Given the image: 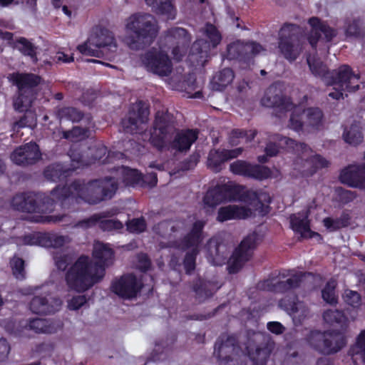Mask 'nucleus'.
<instances>
[{"instance_id": "29", "label": "nucleus", "mask_w": 365, "mask_h": 365, "mask_svg": "<svg viewBox=\"0 0 365 365\" xmlns=\"http://www.w3.org/2000/svg\"><path fill=\"white\" fill-rule=\"evenodd\" d=\"M215 349L218 351L220 357L228 360L232 359V356L237 354L240 351L236 338L228 335H222L216 343Z\"/></svg>"}, {"instance_id": "61", "label": "nucleus", "mask_w": 365, "mask_h": 365, "mask_svg": "<svg viewBox=\"0 0 365 365\" xmlns=\"http://www.w3.org/2000/svg\"><path fill=\"white\" fill-rule=\"evenodd\" d=\"M343 297L344 301L352 307H358L360 304L361 296L357 292L346 289Z\"/></svg>"}, {"instance_id": "7", "label": "nucleus", "mask_w": 365, "mask_h": 365, "mask_svg": "<svg viewBox=\"0 0 365 365\" xmlns=\"http://www.w3.org/2000/svg\"><path fill=\"white\" fill-rule=\"evenodd\" d=\"M9 81L17 88L13 100L15 110L22 113L29 110L35 99V88L41 83V77L33 73L14 72Z\"/></svg>"}, {"instance_id": "55", "label": "nucleus", "mask_w": 365, "mask_h": 365, "mask_svg": "<svg viewBox=\"0 0 365 365\" xmlns=\"http://www.w3.org/2000/svg\"><path fill=\"white\" fill-rule=\"evenodd\" d=\"M29 327L31 330L34 331L36 333H47L50 330L48 322L40 318L31 319L29 322Z\"/></svg>"}, {"instance_id": "32", "label": "nucleus", "mask_w": 365, "mask_h": 365, "mask_svg": "<svg viewBox=\"0 0 365 365\" xmlns=\"http://www.w3.org/2000/svg\"><path fill=\"white\" fill-rule=\"evenodd\" d=\"M205 45V40H196L191 46L187 56V61L191 66H205V58L203 56V48Z\"/></svg>"}, {"instance_id": "9", "label": "nucleus", "mask_w": 365, "mask_h": 365, "mask_svg": "<svg viewBox=\"0 0 365 365\" xmlns=\"http://www.w3.org/2000/svg\"><path fill=\"white\" fill-rule=\"evenodd\" d=\"M117 47L113 34L107 29H101L99 34L90 37L77 48L83 55L102 58L113 56Z\"/></svg>"}, {"instance_id": "22", "label": "nucleus", "mask_w": 365, "mask_h": 365, "mask_svg": "<svg viewBox=\"0 0 365 365\" xmlns=\"http://www.w3.org/2000/svg\"><path fill=\"white\" fill-rule=\"evenodd\" d=\"M339 180L351 187L365 188V163L350 165L344 168L340 173Z\"/></svg>"}, {"instance_id": "36", "label": "nucleus", "mask_w": 365, "mask_h": 365, "mask_svg": "<svg viewBox=\"0 0 365 365\" xmlns=\"http://www.w3.org/2000/svg\"><path fill=\"white\" fill-rule=\"evenodd\" d=\"M146 4L152 7L153 11L157 14L166 15L173 19L175 6L172 0H145Z\"/></svg>"}, {"instance_id": "37", "label": "nucleus", "mask_w": 365, "mask_h": 365, "mask_svg": "<svg viewBox=\"0 0 365 365\" xmlns=\"http://www.w3.org/2000/svg\"><path fill=\"white\" fill-rule=\"evenodd\" d=\"M349 354L355 365L365 363V330L357 337L356 344L351 348Z\"/></svg>"}, {"instance_id": "42", "label": "nucleus", "mask_w": 365, "mask_h": 365, "mask_svg": "<svg viewBox=\"0 0 365 365\" xmlns=\"http://www.w3.org/2000/svg\"><path fill=\"white\" fill-rule=\"evenodd\" d=\"M256 130L233 129L229 136V143L232 146L240 143V139H245L246 142H251L257 135Z\"/></svg>"}, {"instance_id": "13", "label": "nucleus", "mask_w": 365, "mask_h": 365, "mask_svg": "<svg viewBox=\"0 0 365 365\" xmlns=\"http://www.w3.org/2000/svg\"><path fill=\"white\" fill-rule=\"evenodd\" d=\"M147 71L160 76H168L173 71V63L168 55L155 48H151L140 56Z\"/></svg>"}, {"instance_id": "63", "label": "nucleus", "mask_w": 365, "mask_h": 365, "mask_svg": "<svg viewBox=\"0 0 365 365\" xmlns=\"http://www.w3.org/2000/svg\"><path fill=\"white\" fill-rule=\"evenodd\" d=\"M321 36L322 34L319 29L317 27H312V30L307 36V41L312 48L316 49Z\"/></svg>"}, {"instance_id": "3", "label": "nucleus", "mask_w": 365, "mask_h": 365, "mask_svg": "<svg viewBox=\"0 0 365 365\" xmlns=\"http://www.w3.org/2000/svg\"><path fill=\"white\" fill-rule=\"evenodd\" d=\"M197 138L198 130L196 129L178 130L173 114L168 111L156 113L149 140L158 151L168 150L185 153Z\"/></svg>"}, {"instance_id": "21", "label": "nucleus", "mask_w": 365, "mask_h": 365, "mask_svg": "<svg viewBox=\"0 0 365 365\" xmlns=\"http://www.w3.org/2000/svg\"><path fill=\"white\" fill-rule=\"evenodd\" d=\"M261 103L263 106L276 108L281 112H287L294 108L291 98L283 95L273 86L269 87L261 100Z\"/></svg>"}, {"instance_id": "31", "label": "nucleus", "mask_w": 365, "mask_h": 365, "mask_svg": "<svg viewBox=\"0 0 365 365\" xmlns=\"http://www.w3.org/2000/svg\"><path fill=\"white\" fill-rule=\"evenodd\" d=\"M177 336L172 334L168 336L165 339H160L155 342V348L152 351L148 360L153 361H163L168 356V352L170 351L175 341Z\"/></svg>"}, {"instance_id": "44", "label": "nucleus", "mask_w": 365, "mask_h": 365, "mask_svg": "<svg viewBox=\"0 0 365 365\" xmlns=\"http://www.w3.org/2000/svg\"><path fill=\"white\" fill-rule=\"evenodd\" d=\"M324 320L331 325L338 324L341 327L346 326V318L344 313L338 309H329L324 312Z\"/></svg>"}, {"instance_id": "8", "label": "nucleus", "mask_w": 365, "mask_h": 365, "mask_svg": "<svg viewBox=\"0 0 365 365\" xmlns=\"http://www.w3.org/2000/svg\"><path fill=\"white\" fill-rule=\"evenodd\" d=\"M278 47L287 60L294 61L303 50L301 27L295 24H284L279 31Z\"/></svg>"}, {"instance_id": "53", "label": "nucleus", "mask_w": 365, "mask_h": 365, "mask_svg": "<svg viewBox=\"0 0 365 365\" xmlns=\"http://www.w3.org/2000/svg\"><path fill=\"white\" fill-rule=\"evenodd\" d=\"M304 115V110L298 112V110L295 109L292 111L289 120V128L297 132L302 130L303 126L305 123V122L303 121Z\"/></svg>"}, {"instance_id": "2", "label": "nucleus", "mask_w": 365, "mask_h": 365, "mask_svg": "<svg viewBox=\"0 0 365 365\" xmlns=\"http://www.w3.org/2000/svg\"><path fill=\"white\" fill-rule=\"evenodd\" d=\"M115 252L108 244L96 242L92 257L81 255L69 267L65 280L69 289L83 293L101 282L106 275V269L113 262Z\"/></svg>"}, {"instance_id": "50", "label": "nucleus", "mask_w": 365, "mask_h": 365, "mask_svg": "<svg viewBox=\"0 0 365 365\" xmlns=\"http://www.w3.org/2000/svg\"><path fill=\"white\" fill-rule=\"evenodd\" d=\"M222 41V35L215 26L207 22V48H216Z\"/></svg>"}, {"instance_id": "51", "label": "nucleus", "mask_w": 365, "mask_h": 365, "mask_svg": "<svg viewBox=\"0 0 365 365\" xmlns=\"http://www.w3.org/2000/svg\"><path fill=\"white\" fill-rule=\"evenodd\" d=\"M336 286V284L334 281L328 282L322 291L323 299L330 304L337 302V296L335 291Z\"/></svg>"}, {"instance_id": "18", "label": "nucleus", "mask_w": 365, "mask_h": 365, "mask_svg": "<svg viewBox=\"0 0 365 365\" xmlns=\"http://www.w3.org/2000/svg\"><path fill=\"white\" fill-rule=\"evenodd\" d=\"M25 245H38L44 247L60 248L68 242V237L50 232H35L21 238Z\"/></svg>"}, {"instance_id": "10", "label": "nucleus", "mask_w": 365, "mask_h": 365, "mask_svg": "<svg viewBox=\"0 0 365 365\" xmlns=\"http://www.w3.org/2000/svg\"><path fill=\"white\" fill-rule=\"evenodd\" d=\"M263 236L257 230L245 237L234 250L227 261L230 273H236L250 261L255 250L262 242Z\"/></svg>"}, {"instance_id": "62", "label": "nucleus", "mask_w": 365, "mask_h": 365, "mask_svg": "<svg viewBox=\"0 0 365 365\" xmlns=\"http://www.w3.org/2000/svg\"><path fill=\"white\" fill-rule=\"evenodd\" d=\"M87 302L85 295H78L73 297L68 302V308L70 310H78Z\"/></svg>"}, {"instance_id": "6", "label": "nucleus", "mask_w": 365, "mask_h": 365, "mask_svg": "<svg viewBox=\"0 0 365 365\" xmlns=\"http://www.w3.org/2000/svg\"><path fill=\"white\" fill-rule=\"evenodd\" d=\"M307 63L312 73L320 78L326 85H339L348 90L358 88L360 76L354 73L349 65L344 64L337 69L329 71L320 61L307 59Z\"/></svg>"}, {"instance_id": "54", "label": "nucleus", "mask_w": 365, "mask_h": 365, "mask_svg": "<svg viewBox=\"0 0 365 365\" xmlns=\"http://www.w3.org/2000/svg\"><path fill=\"white\" fill-rule=\"evenodd\" d=\"M124 180L127 183L134 186L144 182V176L136 169L126 168Z\"/></svg>"}, {"instance_id": "34", "label": "nucleus", "mask_w": 365, "mask_h": 365, "mask_svg": "<svg viewBox=\"0 0 365 365\" xmlns=\"http://www.w3.org/2000/svg\"><path fill=\"white\" fill-rule=\"evenodd\" d=\"M234 77V72L231 68H223L212 77L211 80L212 89L216 91L224 90L232 82Z\"/></svg>"}, {"instance_id": "16", "label": "nucleus", "mask_w": 365, "mask_h": 365, "mask_svg": "<svg viewBox=\"0 0 365 365\" xmlns=\"http://www.w3.org/2000/svg\"><path fill=\"white\" fill-rule=\"evenodd\" d=\"M230 170L235 175L257 180H267L271 178L272 173L267 166L258 164L253 165L242 160H237L230 163Z\"/></svg>"}, {"instance_id": "64", "label": "nucleus", "mask_w": 365, "mask_h": 365, "mask_svg": "<svg viewBox=\"0 0 365 365\" xmlns=\"http://www.w3.org/2000/svg\"><path fill=\"white\" fill-rule=\"evenodd\" d=\"M311 161L313 164V166L314 168V170L312 171V174L316 172L317 169L319 168H327L329 165V163L328 160H327L324 158H323L320 155H315L311 158Z\"/></svg>"}, {"instance_id": "4", "label": "nucleus", "mask_w": 365, "mask_h": 365, "mask_svg": "<svg viewBox=\"0 0 365 365\" xmlns=\"http://www.w3.org/2000/svg\"><path fill=\"white\" fill-rule=\"evenodd\" d=\"M215 197L219 202H242L252 206L261 216L270 211L272 197L267 192L247 189L245 185L232 181L218 185L214 190Z\"/></svg>"}, {"instance_id": "40", "label": "nucleus", "mask_w": 365, "mask_h": 365, "mask_svg": "<svg viewBox=\"0 0 365 365\" xmlns=\"http://www.w3.org/2000/svg\"><path fill=\"white\" fill-rule=\"evenodd\" d=\"M227 161L222 150H211L207 158V167L212 168L215 173L222 170L224 163Z\"/></svg>"}, {"instance_id": "48", "label": "nucleus", "mask_w": 365, "mask_h": 365, "mask_svg": "<svg viewBox=\"0 0 365 365\" xmlns=\"http://www.w3.org/2000/svg\"><path fill=\"white\" fill-rule=\"evenodd\" d=\"M140 119L135 115V110H130L127 118L121 120V125L124 132L133 134L137 133Z\"/></svg>"}, {"instance_id": "39", "label": "nucleus", "mask_w": 365, "mask_h": 365, "mask_svg": "<svg viewBox=\"0 0 365 365\" xmlns=\"http://www.w3.org/2000/svg\"><path fill=\"white\" fill-rule=\"evenodd\" d=\"M344 140L352 145H357L363 141L361 128L356 124H351L349 128H346L343 133Z\"/></svg>"}, {"instance_id": "15", "label": "nucleus", "mask_w": 365, "mask_h": 365, "mask_svg": "<svg viewBox=\"0 0 365 365\" xmlns=\"http://www.w3.org/2000/svg\"><path fill=\"white\" fill-rule=\"evenodd\" d=\"M143 286L142 282L134 274L128 273L114 279L110 290L122 299H131L137 297Z\"/></svg>"}, {"instance_id": "17", "label": "nucleus", "mask_w": 365, "mask_h": 365, "mask_svg": "<svg viewBox=\"0 0 365 365\" xmlns=\"http://www.w3.org/2000/svg\"><path fill=\"white\" fill-rule=\"evenodd\" d=\"M311 273L297 272L292 274H279L264 282V287L275 292H285L300 286L303 279Z\"/></svg>"}, {"instance_id": "46", "label": "nucleus", "mask_w": 365, "mask_h": 365, "mask_svg": "<svg viewBox=\"0 0 365 365\" xmlns=\"http://www.w3.org/2000/svg\"><path fill=\"white\" fill-rule=\"evenodd\" d=\"M58 115L61 120H66L73 123H78L82 120L84 114L74 107H63L58 110Z\"/></svg>"}, {"instance_id": "27", "label": "nucleus", "mask_w": 365, "mask_h": 365, "mask_svg": "<svg viewBox=\"0 0 365 365\" xmlns=\"http://www.w3.org/2000/svg\"><path fill=\"white\" fill-rule=\"evenodd\" d=\"M60 302L58 299H53L52 302L46 297L35 296L29 303L30 310L36 314L47 315L55 313L58 310Z\"/></svg>"}, {"instance_id": "43", "label": "nucleus", "mask_w": 365, "mask_h": 365, "mask_svg": "<svg viewBox=\"0 0 365 365\" xmlns=\"http://www.w3.org/2000/svg\"><path fill=\"white\" fill-rule=\"evenodd\" d=\"M309 210L292 214L289 216L290 228H310Z\"/></svg>"}, {"instance_id": "38", "label": "nucleus", "mask_w": 365, "mask_h": 365, "mask_svg": "<svg viewBox=\"0 0 365 365\" xmlns=\"http://www.w3.org/2000/svg\"><path fill=\"white\" fill-rule=\"evenodd\" d=\"M309 24L312 27H317L319 29L321 34H324L326 42H331L337 35L336 29L331 27L326 22L322 21L318 17L310 18Z\"/></svg>"}, {"instance_id": "14", "label": "nucleus", "mask_w": 365, "mask_h": 365, "mask_svg": "<svg viewBox=\"0 0 365 365\" xmlns=\"http://www.w3.org/2000/svg\"><path fill=\"white\" fill-rule=\"evenodd\" d=\"M264 50L263 46L256 41H236L227 46V55L228 59L237 60L248 66L253 63L255 57Z\"/></svg>"}, {"instance_id": "52", "label": "nucleus", "mask_w": 365, "mask_h": 365, "mask_svg": "<svg viewBox=\"0 0 365 365\" xmlns=\"http://www.w3.org/2000/svg\"><path fill=\"white\" fill-rule=\"evenodd\" d=\"M68 155L70 156L71 160L73 162H76L78 164V165H88L89 162H88V156L83 153V150L81 146H72L68 151Z\"/></svg>"}, {"instance_id": "60", "label": "nucleus", "mask_w": 365, "mask_h": 365, "mask_svg": "<svg viewBox=\"0 0 365 365\" xmlns=\"http://www.w3.org/2000/svg\"><path fill=\"white\" fill-rule=\"evenodd\" d=\"M137 263V268L142 272H146L151 268V260L146 253L138 254Z\"/></svg>"}, {"instance_id": "33", "label": "nucleus", "mask_w": 365, "mask_h": 365, "mask_svg": "<svg viewBox=\"0 0 365 365\" xmlns=\"http://www.w3.org/2000/svg\"><path fill=\"white\" fill-rule=\"evenodd\" d=\"M87 155H90V158H88L89 165L96 163L107 164L110 162V152L104 145L101 144L88 148Z\"/></svg>"}, {"instance_id": "45", "label": "nucleus", "mask_w": 365, "mask_h": 365, "mask_svg": "<svg viewBox=\"0 0 365 365\" xmlns=\"http://www.w3.org/2000/svg\"><path fill=\"white\" fill-rule=\"evenodd\" d=\"M18 50L24 56H29L32 61H37L36 47L24 37L19 38L16 41Z\"/></svg>"}, {"instance_id": "25", "label": "nucleus", "mask_w": 365, "mask_h": 365, "mask_svg": "<svg viewBox=\"0 0 365 365\" xmlns=\"http://www.w3.org/2000/svg\"><path fill=\"white\" fill-rule=\"evenodd\" d=\"M343 31L346 38L356 39L365 36V25L360 16L351 15L344 19Z\"/></svg>"}, {"instance_id": "19", "label": "nucleus", "mask_w": 365, "mask_h": 365, "mask_svg": "<svg viewBox=\"0 0 365 365\" xmlns=\"http://www.w3.org/2000/svg\"><path fill=\"white\" fill-rule=\"evenodd\" d=\"M41 158L39 146L34 142H30L16 148L11 154L14 163L26 166L36 163Z\"/></svg>"}, {"instance_id": "11", "label": "nucleus", "mask_w": 365, "mask_h": 365, "mask_svg": "<svg viewBox=\"0 0 365 365\" xmlns=\"http://www.w3.org/2000/svg\"><path fill=\"white\" fill-rule=\"evenodd\" d=\"M203 230H190L184 237L175 242V247L182 251L190 248L183 259V266L187 274H191L196 267V257L199 253L198 246L202 239Z\"/></svg>"}, {"instance_id": "20", "label": "nucleus", "mask_w": 365, "mask_h": 365, "mask_svg": "<svg viewBox=\"0 0 365 365\" xmlns=\"http://www.w3.org/2000/svg\"><path fill=\"white\" fill-rule=\"evenodd\" d=\"M115 215L113 210H106L96 213L91 217L80 221L75 227L91 228L99 223L100 228H123V224L118 220L110 219Z\"/></svg>"}, {"instance_id": "23", "label": "nucleus", "mask_w": 365, "mask_h": 365, "mask_svg": "<svg viewBox=\"0 0 365 365\" xmlns=\"http://www.w3.org/2000/svg\"><path fill=\"white\" fill-rule=\"evenodd\" d=\"M207 260L215 266L224 264L227 259V245L220 237H214L207 242Z\"/></svg>"}, {"instance_id": "41", "label": "nucleus", "mask_w": 365, "mask_h": 365, "mask_svg": "<svg viewBox=\"0 0 365 365\" xmlns=\"http://www.w3.org/2000/svg\"><path fill=\"white\" fill-rule=\"evenodd\" d=\"M304 110L307 120L305 124L314 129H319L322 125L324 113L319 108L310 107Z\"/></svg>"}, {"instance_id": "47", "label": "nucleus", "mask_w": 365, "mask_h": 365, "mask_svg": "<svg viewBox=\"0 0 365 365\" xmlns=\"http://www.w3.org/2000/svg\"><path fill=\"white\" fill-rule=\"evenodd\" d=\"M89 128H81L80 126H74L71 130H64L63 132V138L71 141H77L89 137Z\"/></svg>"}, {"instance_id": "12", "label": "nucleus", "mask_w": 365, "mask_h": 365, "mask_svg": "<svg viewBox=\"0 0 365 365\" xmlns=\"http://www.w3.org/2000/svg\"><path fill=\"white\" fill-rule=\"evenodd\" d=\"M309 342L314 349L324 354L339 351L346 343L344 337L335 331H312Z\"/></svg>"}, {"instance_id": "35", "label": "nucleus", "mask_w": 365, "mask_h": 365, "mask_svg": "<svg viewBox=\"0 0 365 365\" xmlns=\"http://www.w3.org/2000/svg\"><path fill=\"white\" fill-rule=\"evenodd\" d=\"M281 304L285 307L290 315L299 320L306 317L309 313V309L304 303L299 300L289 302L284 299L281 301Z\"/></svg>"}, {"instance_id": "57", "label": "nucleus", "mask_w": 365, "mask_h": 365, "mask_svg": "<svg viewBox=\"0 0 365 365\" xmlns=\"http://www.w3.org/2000/svg\"><path fill=\"white\" fill-rule=\"evenodd\" d=\"M54 349V344L52 342H41L37 344L34 349V352L36 354L41 356V357L50 356H51Z\"/></svg>"}, {"instance_id": "1", "label": "nucleus", "mask_w": 365, "mask_h": 365, "mask_svg": "<svg viewBox=\"0 0 365 365\" xmlns=\"http://www.w3.org/2000/svg\"><path fill=\"white\" fill-rule=\"evenodd\" d=\"M118 187V180L110 176L91 180L87 182L77 179L69 185H57L51 190V195L34 192L17 193L13 197L11 205L15 210L24 212L51 213L57 203L66 208V202L74 198L73 191L84 202L97 205L111 200Z\"/></svg>"}, {"instance_id": "59", "label": "nucleus", "mask_w": 365, "mask_h": 365, "mask_svg": "<svg viewBox=\"0 0 365 365\" xmlns=\"http://www.w3.org/2000/svg\"><path fill=\"white\" fill-rule=\"evenodd\" d=\"M192 289L198 302H203L205 299V280L201 278L197 279L193 283Z\"/></svg>"}, {"instance_id": "58", "label": "nucleus", "mask_w": 365, "mask_h": 365, "mask_svg": "<svg viewBox=\"0 0 365 365\" xmlns=\"http://www.w3.org/2000/svg\"><path fill=\"white\" fill-rule=\"evenodd\" d=\"M294 232V237L299 240L304 239H311L317 242L322 240L321 235L317 232H313L312 230H293Z\"/></svg>"}, {"instance_id": "26", "label": "nucleus", "mask_w": 365, "mask_h": 365, "mask_svg": "<svg viewBox=\"0 0 365 365\" xmlns=\"http://www.w3.org/2000/svg\"><path fill=\"white\" fill-rule=\"evenodd\" d=\"M275 347V343L269 337H264L262 342L252 351L249 356L253 365H266L268 357Z\"/></svg>"}, {"instance_id": "24", "label": "nucleus", "mask_w": 365, "mask_h": 365, "mask_svg": "<svg viewBox=\"0 0 365 365\" xmlns=\"http://www.w3.org/2000/svg\"><path fill=\"white\" fill-rule=\"evenodd\" d=\"M167 36L177 39L176 45L173 48L171 53L175 61H181L186 55L190 45L187 31L183 28L175 27L167 31Z\"/></svg>"}, {"instance_id": "30", "label": "nucleus", "mask_w": 365, "mask_h": 365, "mask_svg": "<svg viewBox=\"0 0 365 365\" xmlns=\"http://www.w3.org/2000/svg\"><path fill=\"white\" fill-rule=\"evenodd\" d=\"M75 168H71L63 163H55L48 165L43 170L44 177L51 181L58 182L66 180L74 172Z\"/></svg>"}, {"instance_id": "28", "label": "nucleus", "mask_w": 365, "mask_h": 365, "mask_svg": "<svg viewBox=\"0 0 365 365\" xmlns=\"http://www.w3.org/2000/svg\"><path fill=\"white\" fill-rule=\"evenodd\" d=\"M252 215V211L249 207L235 205H227L218 210L217 219L220 222H225L232 219H246Z\"/></svg>"}, {"instance_id": "5", "label": "nucleus", "mask_w": 365, "mask_h": 365, "mask_svg": "<svg viewBox=\"0 0 365 365\" xmlns=\"http://www.w3.org/2000/svg\"><path fill=\"white\" fill-rule=\"evenodd\" d=\"M130 32V46L136 50L150 46L158 36L159 27L155 17L149 14L131 15L126 24Z\"/></svg>"}, {"instance_id": "49", "label": "nucleus", "mask_w": 365, "mask_h": 365, "mask_svg": "<svg viewBox=\"0 0 365 365\" xmlns=\"http://www.w3.org/2000/svg\"><path fill=\"white\" fill-rule=\"evenodd\" d=\"M350 217L348 214L343 213L339 217H325L323 225L325 228H345L349 224Z\"/></svg>"}, {"instance_id": "56", "label": "nucleus", "mask_w": 365, "mask_h": 365, "mask_svg": "<svg viewBox=\"0 0 365 365\" xmlns=\"http://www.w3.org/2000/svg\"><path fill=\"white\" fill-rule=\"evenodd\" d=\"M11 269L13 274L17 279L25 278V262L20 257L14 258L11 262Z\"/></svg>"}]
</instances>
